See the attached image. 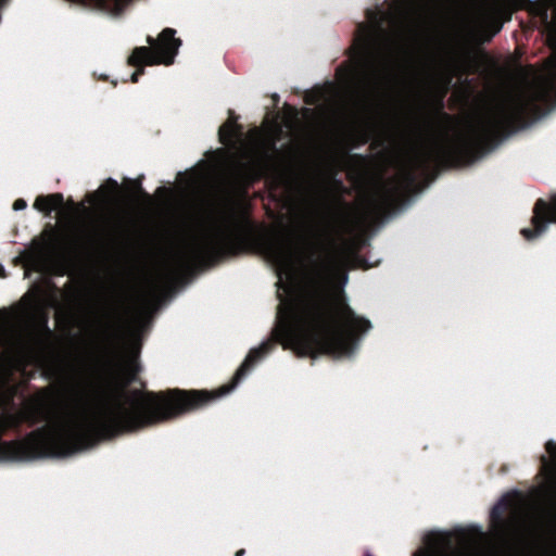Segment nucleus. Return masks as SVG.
I'll return each mask as SVG.
<instances>
[{
  "label": "nucleus",
  "mask_w": 556,
  "mask_h": 556,
  "mask_svg": "<svg viewBox=\"0 0 556 556\" xmlns=\"http://www.w3.org/2000/svg\"><path fill=\"white\" fill-rule=\"evenodd\" d=\"M426 547L416 552L415 556H440L446 545V536L438 531L425 535Z\"/></svg>",
  "instance_id": "12"
},
{
  "label": "nucleus",
  "mask_w": 556,
  "mask_h": 556,
  "mask_svg": "<svg viewBox=\"0 0 556 556\" xmlns=\"http://www.w3.org/2000/svg\"><path fill=\"white\" fill-rule=\"evenodd\" d=\"M552 222L556 223V193L552 197L549 204L544 200H539L535 203L532 217L533 229L523 228L521 235L527 240H532L545 232Z\"/></svg>",
  "instance_id": "9"
},
{
  "label": "nucleus",
  "mask_w": 556,
  "mask_h": 556,
  "mask_svg": "<svg viewBox=\"0 0 556 556\" xmlns=\"http://www.w3.org/2000/svg\"><path fill=\"white\" fill-rule=\"evenodd\" d=\"M549 4L551 0H536L535 2H531L530 9L536 10L539 14L547 16V10Z\"/></svg>",
  "instance_id": "17"
},
{
  "label": "nucleus",
  "mask_w": 556,
  "mask_h": 556,
  "mask_svg": "<svg viewBox=\"0 0 556 556\" xmlns=\"http://www.w3.org/2000/svg\"><path fill=\"white\" fill-rule=\"evenodd\" d=\"M94 334L102 341H111L114 336V325L109 318V314L104 313L94 319Z\"/></svg>",
  "instance_id": "14"
},
{
  "label": "nucleus",
  "mask_w": 556,
  "mask_h": 556,
  "mask_svg": "<svg viewBox=\"0 0 556 556\" xmlns=\"http://www.w3.org/2000/svg\"><path fill=\"white\" fill-rule=\"evenodd\" d=\"M70 403L42 391L17 414H0V462L65 457L78 452V374L68 378Z\"/></svg>",
  "instance_id": "3"
},
{
  "label": "nucleus",
  "mask_w": 556,
  "mask_h": 556,
  "mask_svg": "<svg viewBox=\"0 0 556 556\" xmlns=\"http://www.w3.org/2000/svg\"><path fill=\"white\" fill-rule=\"evenodd\" d=\"M63 204V195L60 193L50 194L47 197H38L35 201V208L43 212L46 214H50L56 208L61 207Z\"/></svg>",
  "instance_id": "15"
},
{
  "label": "nucleus",
  "mask_w": 556,
  "mask_h": 556,
  "mask_svg": "<svg viewBox=\"0 0 556 556\" xmlns=\"http://www.w3.org/2000/svg\"><path fill=\"white\" fill-rule=\"evenodd\" d=\"M233 237L229 219L208 216L188 227L169 250L165 266L175 276L193 267L208 265L228 253Z\"/></svg>",
  "instance_id": "4"
},
{
  "label": "nucleus",
  "mask_w": 556,
  "mask_h": 556,
  "mask_svg": "<svg viewBox=\"0 0 556 556\" xmlns=\"http://www.w3.org/2000/svg\"><path fill=\"white\" fill-rule=\"evenodd\" d=\"M392 202L393 195L359 204L339 195L316 197L302 208L295 237L278 236L266 242L280 299L274 337L285 348L300 355L323 352L336 358L355 352L356 334L371 325L346 304L342 288L348 276L332 247L342 236L365 230Z\"/></svg>",
  "instance_id": "1"
},
{
  "label": "nucleus",
  "mask_w": 556,
  "mask_h": 556,
  "mask_svg": "<svg viewBox=\"0 0 556 556\" xmlns=\"http://www.w3.org/2000/svg\"><path fill=\"white\" fill-rule=\"evenodd\" d=\"M27 206V203L25 200L23 199H17L14 203H13V210L14 211H22L24 208H26Z\"/></svg>",
  "instance_id": "19"
},
{
  "label": "nucleus",
  "mask_w": 556,
  "mask_h": 556,
  "mask_svg": "<svg viewBox=\"0 0 556 556\" xmlns=\"http://www.w3.org/2000/svg\"><path fill=\"white\" fill-rule=\"evenodd\" d=\"M408 54V43L400 35L386 38L378 47L362 42L351 68V79H358L364 89L377 97L396 83Z\"/></svg>",
  "instance_id": "6"
},
{
  "label": "nucleus",
  "mask_w": 556,
  "mask_h": 556,
  "mask_svg": "<svg viewBox=\"0 0 556 556\" xmlns=\"http://www.w3.org/2000/svg\"><path fill=\"white\" fill-rule=\"evenodd\" d=\"M46 302L50 306H55L56 305V300L55 299H49V300H46Z\"/></svg>",
  "instance_id": "21"
},
{
  "label": "nucleus",
  "mask_w": 556,
  "mask_h": 556,
  "mask_svg": "<svg viewBox=\"0 0 556 556\" xmlns=\"http://www.w3.org/2000/svg\"><path fill=\"white\" fill-rule=\"evenodd\" d=\"M144 326L143 317H137L129 328L126 338V352L129 354V357L135 358L139 352L140 346V333Z\"/></svg>",
  "instance_id": "13"
},
{
  "label": "nucleus",
  "mask_w": 556,
  "mask_h": 556,
  "mask_svg": "<svg viewBox=\"0 0 556 556\" xmlns=\"http://www.w3.org/2000/svg\"><path fill=\"white\" fill-rule=\"evenodd\" d=\"M504 0H452L456 23L471 37L489 41L502 28L500 21Z\"/></svg>",
  "instance_id": "7"
},
{
  "label": "nucleus",
  "mask_w": 556,
  "mask_h": 556,
  "mask_svg": "<svg viewBox=\"0 0 556 556\" xmlns=\"http://www.w3.org/2000/svg\"><path fill=\"white\" fill-rule=\"evenodd\" d=\"M546 450L549 453V460L543 458L544 470L546 471V492L556 501V442L546 443Z\"/></svg>",
  "instance_id": "10"
},
{
  "label": "nucleus",
  "mask_w": 556,
  "mask_h": 556,
  "mask_svg": "<svg viewBox=\"0 0 556 556\" xmlns=\"http://www.w3.org/2000/svg\"><path fill=\"white\" fill-rule=\"evenodd\" d=\"M243 554H244V551L240 549L239 552H237L236 556H242Z\"/></svg>",
  "instance_id": "23"
},
{
  "label": "nucleus",
  "mask_w": 556,
  "mask_h": 556,
  "mask_svg": "<svg viewBox=\"0 0 556 556\" xmlns=\"http://www.w3.org/2000/svg\"><path fill=\"white\" fill-rule=\"evenodd\" d=\"M511 505L515 506V513H517V510L521 506V501L517 492L504 495L502 498H500V501L495 504V506L492 509V518L500 519L502 513L506 509V507Z\"/></svg>",
  "instance_id": "16"
},
{
  "label": "nucleus",
  "mask_w": 556,
  "mask_h": 556,
  "mask_svg": "<svg viewBox=\"0 0 556 556\" xmlns=\"http://www.w3.org/2000/svg\"><path fill=\"white\" fill-rule=\"evenodd\" d=\"M117 181L108 179L106 184L101 186L97 192L88 197V202L94 208H102L113 201L117 191Z\"/></svg>",
  "instance_id": "11"
},
{
  "label": "nucleus",
  "mask_w": 556,
  "mask_h": 556,
  "mask_svg": "<svg viewBox=\"0 0 556 556\" xmlns=\"http://www.w3.org/2000/svg\"><path fill=\"white\" fill-rule=\"evenodd\" d=\"M175 33L172 28H165L157 39L149 37L148 42L151 47L136 48L129 56V63L134 66L172 64L181 45L180 40L175 38Z\"/></svg>",
  "instance_id": "8"
},
{
  "label": "nucleus",
  "mask_w": 556,
  "mask_h": 556,
  "mask_svg": "<svg viewBox=\"0 0 556 556\" xmlns=\"http://www.w3.org/2000/svg\"><path fill=\"white\" fill-rule=\"evenodd\" d=\"M142 73V70L141 71H137L135 72L132 75H131V81L132 83H136L138 80V76Z\"/></svg>",
  "instance_id": "20"
},
{
  "label": "nucleus",
  "mask_w": 556,
  "mask_h": 556,
  "mask_svg": "<svg viewBox=\"0 0 556 556\" xmlns=\"http://www.w3.org/2000/svg\"><path fill=\"white\" fill-rule=\"evenodd\" d=\"M40 256V253L39 252H31L30 254H28L26 256V265L29 266V267H33V268H37L39 266L38 264V258Z\"/></svg>",
  "instance_id": "18"
},
{
  "label": "nucleus",
  "mask_w": 556,
  "mask_h": 556,
  "mask_svg": "<svg viewBox=\"0 0 556 556\" xmlns=\"http://www.w3.org/2000/svg\"><path fill=\"white\" fill-rule=\"evenodd\" d=\"M277 126L268 131L251 130L247 138L238 141L235 122L228 121L219 129V139L228 150L216 152V160L212 165V172H225L229 179L230 188L242 186L254 178L256 166L269 146L276 140Z\"/></svg>",
  "instance_id": "5"
},
{
  "label": "nucleus",
  "mask_w": 556,
  "mask_h": 556,
  "mask_svg": "<svg viewBox=\"0 0 556 556\" xmlns=\"http://www.w3.org/2000/svg\"><path fill=\"white\" fill-rule=\"evenodd\" d=\"M4 267L0 265V277H4Z\"/></svg>",
  "instance_id": "22"
},
{
  "label": "nucleus",
  "mask_w": 556,
  "mask_h": 556,
  "mask_svg": "<svg viewBox=\"0 0 556 556\" xmlns=\"http://www.w3.org/2000/svg\"><path fill=\"white\" fill-rule=\"evenodd\" d=\"M548 40L556 50V20L549 27ZM556 93V51L547 67L527 72L517 86L507 91L492 108L465 121L446 114L426 115L410 123L420 141L419 153L429 161L465 152L485 143L519 121L536 111V101H548Z\"/></svg>",
  "instance_id": "2"
},
{
  "label": "nucleus",
  "mask_w": 556,
  "mask_h": 556,
  "mask_svg": "<svg viewBox=\"0 0 556 556\" xmlns=\"http://www.w3.org/2000/svg\"><path fill=\"white\" fill-rule=\"evenodd\" d=\"M365 556H372V555H370L369 553H366V555H365Z\"/></svg>",
  "instance_id": "25"
},
{
  "label": "nucleus",
  "mask_w": 556,
  "mask_h": 556,
  "mask_svg": "<svg viewBox=\"0 0 556 556\" xmlns=\"http://www.w3.org/2000/svg\"><path fill=\"white\" fill-rule=\"evenodd\" d=\"M7 326V321L5 320H0V327H5Z\"/></svg>",
  "instance_id": "24"
}]
</instances>
